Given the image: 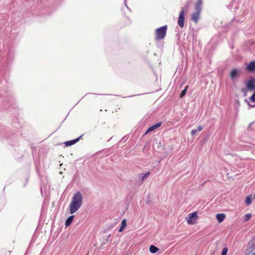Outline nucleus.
Instances as JSON below:
<instances>
[{
    "instance_id": "f257e3e1",
    "label": "nucleus",
    "mask_w": 255,
    "mask_h": 255,
    "mask_svg": "<svg viewBox=\"0 0 255 255\" xmlns=\"http://www.w3.org/2000/svg\"><path fill=\"white\" fill-rule=\"evenodd\" d=\"M83 200L81 192H77L73 196L69 205L70 213L72 214L77 212L80 208Z\"/></svg>"
},
{
    "instance_id": "f03ea898",
    "label": "nucleus",
    "mask_w": 255,
    "mask_h": 255,
    "mask_svg": "<svg viewBox=\"0 0 255 255\" xmlns=\"http://www.w3.org/2000/svg\"><path fill=\"white\" fill-rule=\"evenodd\" d=\"M167 30V25L157 28L155 31V40L158 41L164 38L166 36Z\"/></svg>"
},
{
    "instance_id": "7ed1b4c3",
    "label": "nucleus",
    "mask_w": 255,
    "mask_h": 255,
    "mask_svg": "<svg viewBox=\"0 0 255 255\" xmlns=\"http://www.w3.org/2000/svg\"><path fill=\"white\" fill-rule=\"evenodd\" d=\"M246 88L242 89L241 91L246 93L247 90L253 91L255 88V78H251L249 80L245 81Z\"/></svg>"
},
{
    "instance_id": "20e7f679",
    "label": "nucleus",
    "mask_w": 255,
    "mask_h": 255,
    "mask_svg": "<svg viewBox=\"0 0 255 255\" xmlns=\"http://www.w3.org/2000/svg\"><path fill=\"white\" fill-rule=\"evenodd\" d=\"M198 216L196 212H193L188 215V217L186 218L187 223L188 225H193L196 222V220Z\"/></svg>"
},
{
    "instance_id": "39448f33",
    "label": "nucleus",
    "mask_w": 255,
    "mask_h": 255,
    "mask_svg": "<svg viewBox=\"0 0 255 255\" xmlns=\"http://www.w3.org/2000/svg\"><path fill=\"white\" fill-rule=\"evenodd\" d=\"M185 13L184 9L181 7V11L180 12L178 19V24L181 28H183L184 26Z\"/></svg>"
},
{
    "instance_id": "423d86ee",
    "label": "nucleus",
    "mask_w": 255,
    "mask_h": 255,
    "mask_svg": "<svg viewBox=\"0 0 255 255\" xmlns=\"http://www.w3.org/2000/svg\"><path fill=\"white\" fill-rule=\"evenodd\" d=\"M201 10H195V12L191 15V20L197 23L200 18V15Z\"/></svg>"
},
{
    "instance_id": "0eeeda50",
    "label": "nucleus",
    "mask_w": 255,
    "mask_h": 255,
    "mask_svg": "<svg viewBox=\"0 0 255 255\" xmlns=\"http://www.w3.org/2000/svg\"><path fill=\"white\" fill-rule=\"evenodd\" d=\"M161 123L160 122V123H158L153 126H151L147 129L145 133H147L148 132L153 131L155 129L159 128L161 126Z\"/></svg>"
},
{
    "instance_id": "6e6552de",
    "label": "nucleus",
    "mask_w": 255,
    "mask_h": 255,
    "mask_svg": "<svg viewBox=\"0 0 255 255\" xmlns=\"http://www.w3.org/2000/svg\"><path fill=\"white\" fill-rule=\"evenodd\" d=\"M202 0H197V2L194 4V8L195 10H201Z\"/></svg>"
},
{
    "instance_id": "1a4fd4ad",
    "label": "nucleus",
    "mask_w": 255,
    "mask_h": 255,
    "mask_svg": "<svg viewBox=\"0 0 255 255\" xmlns=\"http://www.w3.org/2000/svg\"><path fill=\"white\" fill-rule=\"evenodd\" d=\"M247 69L250 71L255 70V61L251 62L247 66Z\"/></svg>"
},
{
    "instance_id": "9d476101",
    "label": "nucleus",
    "mask_w": 255,
    "mask_h": 255,
    "mask_svg": "<svg viewBox=\"0 0 255 255\" xmlns=\"http://www.w3.org/2000/svg\"><path fill=\"white\" fill-rule=\"evenodd\" d=\"M226 216L224 214H217L216 218L219 223L222 222L225 219Z\"/></svg>"
},
{
    "instance_id": "9b49d317",
    "label": "nucleus",
    "mask_w": 255,
    "mask_h": 255,
    "mask_svg": "<svg viewBox=\"0 0 255 255\" xmlns=\"http://www.w3.org/2000/svg\"><path fill=\"white\" fill-rule=\"evenodd\" d=\"M81 137V136L78 138H77L75 139L71 140L66 142L65 145L66 146H71L72 145H73L74 144L76 143L77 142H78L79 141V140Z\"/></svg>"
},
{
    "instance_id": "f8f14e48",
    "label": "nucleus",
    "mask_w": 255,
    "mask_h": 255,
    "mask_svg": "<svg viewBox=\"0 0 255 255\" xmlns=\"http://www.w3.org/2000/svg\"><path fill=\"white\" fill-rule=\"evenodd\" d=\"M74 215L70 216V217H69L68 218V219L66 220V221L65 222V226L66 227H68L71 225V223L72 222V221L74 219Z\"/></svg>"
},
{
    "instance_id": "ddd939ff",
    "label": "nucleus",
    "mask_w": 255,
    "mask_h": 255,
    "mask_svg": "<svg viewBox=\"0 0 255 255\" xmlns=\"http://www.w3.org/2000/svg\"><path fill=\"white\" fill-rule=\"evenodd\" d=\"M126 226H127V220H126V219H124L122 221L121 227L119 230V232H122L124 230V229L126 228Z\"/></svg>"
},
{
    "instance_id": "4468645a",
    "label": "nucleus",
    "mask_w": 255,
    "mask_h": 255,
    "mask_svg": "<svg viewBox=\"0 0 255 255\" xmlns=\"http://www.w3.org/2000/svg\"><path fill=\"white\" fill-rule=\"evenodd\" d=\"M239 72V71L236 69L232 70L230 74L231 78H234L238 75Z\"/></svg>"
},
{
    "instance_id": "2eb2a0df",
    "label": "nucleus",
    "mask_w": 255,
    "mask_h": 255,
    "mask_svg": "<svg viewBox=\"0 0 255 255\" xmlns=\"http://www.w3.org/2000/svg\"><path fill=\"white\" fill-rule=\"evenodd\" d=\"M159 250V249L153 246V245H151L150 246V247H149V251L151 253H156Z\"/></svg>"
},
{
    "instance_id": "dca6fc26",
    "label": "nucleus",
    "mask_w": 255,
    "mask_h": 255,
    "mask_svg": "<svg viewBox=\"0 0 255 255\" xmlns=\"http://www.w3.org/2000/svg\"><path fill=\"white\" fill-rule=\"evenodd\" d=\"M252 196V195H251L250 196H248L246 199L245 203L247 205H249L252 203V200L251 197Z\"/></svg>"
},
{
    "instance_id": "f3484780",
    "label": "nucleus",
    "mask_w": 255,
    "mask_h": 255,
    "mask_svg": "<svg viewBox=\"0 0 255 255\" xmlns=\"http://www.w3.org/2000/svg\"><path fill=\"white\" fill-rule=\"evenodd\" d=\"M188 88V86H187L185 88V89H184L183 90H182V91H181V93H180V98H182V97H183L185 95V94H186V92H187V90Z\"/></svg>"
},
{
    "instance_id": "a211bd4d",
    "label": "nucleus",
    "mask_w": 255,
    "mask_h": 255,
    "mask_svg": "<svg viewBox=\"0 0 255 255\" xmlns=\"http://www.w3.org/2000/svg\"><path fill=\"white\" fill-rule=\"evenodd\" d=\"M252 217V215L250 213L247 214L246 215L245 217V221L246 222L249 221Z\"/></svg>"
},
{
    "instance_id": "6ab92c4d",
    "label": "nucleus",
    "mask_w": 255,
    "mask_h": 255,
    "mask_svg": "<svg viewBox=\"0 0 255 255\" xmlns=\"http://www.w3.org/2000/svg\"><path fill=\"white\" fill-rule=\"evenodd\" d=\"M250 101L253 103L255 102V92L254 94L251 96L250 98Z\"/></svg>"
},
{
    "instance_id": "aec40b11",
    "label": "nucleus",
    "mask_w": 255,
    "mask_h": 255,
    "mask_svg": "<svg viewBox=\"0 0 255 255\" xmlns=\"http://www.w3.org/2000/svg\"><path fill=\"white\" fill-rule=\"evenodd\" d=\"M227 252H228V248H224L223 249L222 253H221L222 255H226L227 254Z\"/></svg>"
},
{
    "instance_id": "412c9836",
    "label": "nucleus",
    "mask_w": 255,
    "mask_h": 255,
    "mask_svg": "<svg viewBox=\"0 0 255 255\" xmlns=\"http://www.w3.org/2000/svg\"><path fill=\"white\" fill-rule=\"evenodd\" d=\"M150 175V172H147L146 173H145L143 176L142 177V179H141V181H143L144 180H145L147 177L148 175Z\"/></svg>"
},
{
    "instance_id": "4be33fe9",
    "label": "nucleus",
    "mask_w": 255,
    "mask_h": 255,
    "mask_svg": "<svg viewBox=\"0 0 255 255\" xmlns=\"http://www.w3.org/2000/svg\"><path fill=\"white\" fill-rule=\"evenodd\" d=\"M197 132V130L196 129H192L191 130V135L193 136V135H194L195 134H196V133Z\"/></svg>"
},
{
    "instance_id": "5701e85b",
    "label": "nucleus",
    "mask_w": 255,
    "mask_h": 255,
    "mask_svg": "<svg viewBox=\"0 0 255 255\" xmlns=\"http://www.w3.org/2000/svg\"><path fill=\"white\" fill-rule=\"evenodd\" d=\"M203 129V127L202 126H198L197 129L196 130H197V132H199L200 131H201Z\"/></svg>"
},
{
    "instance_id": "b1692460",
    "label": "nucleus",
    "mask_w": 255,
    "mask_h": 255,
    "mask_svg": "<svg viewBox=\"0 0 255 255\" xmlns=\"http://www.w3.org/2000/svg\"><path fill=\"white\" fill-rule=\"evenodd\" d=\"M251 107H255V105H251Z\"/></svg>"
},
{
    "instance_id": "393cba45",
    "label": "nucleus",
    "mask_w": 255,
    "mask_h": 255,
    "mask_svg": "<svg viewBox=\"0 0 255 255\" xmlns=\"http://www.w3.org/2000/svg\"><path fill=\"white\" fill-rule=\"evenodd\" d=\"M254 255H255V253H254Z\"/></svg>"
}]
</instances>
